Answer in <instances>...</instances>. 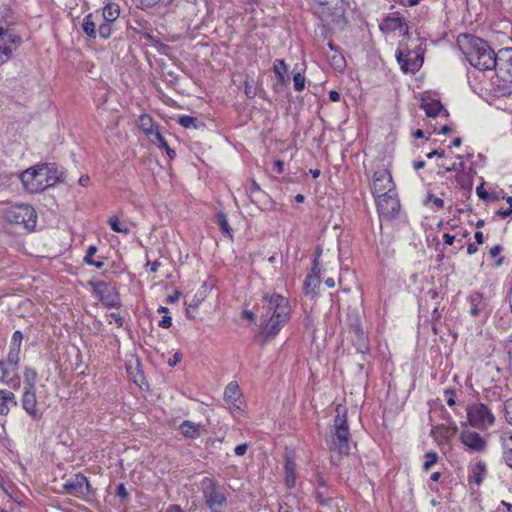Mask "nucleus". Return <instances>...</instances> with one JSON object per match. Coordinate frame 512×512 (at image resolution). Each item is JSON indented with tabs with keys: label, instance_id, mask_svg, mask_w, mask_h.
<instances>
[{
	"label": "nucleus",
	"instance_id": "38",
	"mask_svg": "<svg viewBox=\"0 0 512 512\" xmlns=\"http://www.w3.org/2000/svg\"><path fill=\"white\" fill-rule=\"evenodd\" d=\"M172 1L173 0H138L137 7L145 10L154 7L159 2H161L164 6H168Z\"/></svg>",
	"mask_w": 512,
	"mask_h": 512
},
{
	"label": "nucleus",
	"instance_id": "54",
	"mask_svg": "<svg viewBox=\"0 0 512 512\" xmlns=\"http://www.w3.org/2000/svg\"><path fill=\"white\" fill-rule=\"evenodd\" d=\"M172 325V319L170 316L165 315L159 322V326L162 328H169Z\"/></svg>",
	"mask_w": 512,
	"mask_h": 512
},
{
	"label": "nucleus",
	"instance_id": "13",
	"mask_svg": "<svg viewBox=\"0 0 512 512\" xmlns=\"http://www.w3.org/2000/svg\"><path fill=\"white\" fill-rule=\"evenodd\" d=\"M94 292L99 296L100 301L109 307H116L119 305L118 293L104 281H98L93 284Z\"/></svg>",
	"mask_w": 512,
	"mask_h": 512
},
{
	"label": "nucleus",
	"instance_id": "49",
	"mask_svg": "<svg viewBox=\"0 0 512 512\" xmlns=\"http://www.w3.org/2000/svg\"><path fill=\"white\" fill-rule=\"evenodd\" d=\"M109 323H115L117 326L121 327L123 325V318L120 314L112 312L109 314Z\"/></svg>",
	"mask_w": 512,
	"mask_h": 512
},
{
	"label": "nucleus",
	"instance_id": "28",
	"mask_svg": "<svg viewBox=\"0 0 512 512\" xmlns=\"http://www.w3.org/2000/svg\"><path fill=\"white\" fill-rule=\"evenodd\" d=\"M503 458L505 462L512 468V435H503L501 437Z\"/></svg>",
	"mask_w": 512,
	"mask_h": 512
},
{
	"label": "nucleus",
	"instance_id": "52",
	"mask_svg": "<svg viewBox=\"0 0 512 512\" xmlns=\"http://www.w3.org/2000/svg\"><path fill=\"white\" fill-rule=\"evenodd\" d=\"M248 449V444L243 443L235 447L234 452L237 456H243L246 454Z\"/></svg>",
	"mask_w": 512,
	"mask_h": 512
},
{
	"label": "nucleus",
	"instance_id": "17",
	"mask_svg": "<svg viewBox=\"0 0 512 512\" xmlns=\"http://www.w3.org/2000/svg\"><path fill=\"white\" fill-rule=\"evenodd\" d=\"M461 442L468 447L477 452L484 451L486 447V441L474 431H463L460 436Z\"/></svg>",
	"mask_w": 512,
	"mask_h": 512
},
{
	"label": "nucleus",
	"instance_id": "25",
	"mask_svg": "<svg viewBox=\"0 0 512 512\" xmlns=\"http://www.w3.org/2000/svg\"><path fill=\"white\" fill-rule=\"evenodd\" d=\"M120 15V6L116 3H108L104 6L101 17L103 21L113 23Z\"/></svg>",
	"mask_w": 512,
	"mask_h": 512
},
{
	"label": "nucleus",
	"instance_id": "37",
	"mask_svg": "<svg viewBox=\"0 0 512 512\" xmlns=\"http://www.w3.org/2000/svg\"><path fill=\"white\" fill-rule=\"evenodd\" d=\"M112 34V23L103 21L98 25L97 36L102 39H108Z\"/></svg>",
	"mask_w": 512,
	"mask_h": 512
},
{
	"label": "nucleus",
	"instance_id": "9",
	"mask_svg": "<svg viewBox=\"0 0 512 512\" xmlns=\"http://www.w3.org/2000/svg\"><path fill=\"white\" fill-rule=\"evenodd\" d=\"M20 42L21 38L15 35L11 30L4 29L0 31V65L11 58L13 51Z\"/></svg>",
	"mask_w": 512,
	"mask_h": 512
},
{
	"label": "nucleus",
	"instance_id": "1",
	"mask_svg": "<svg viewBox=\"0 0 512 512\" xmlns=\"http://www.w3.org/2000/svg\"><path fill=\"white\" fill-rule=\"evenodd\" d=\"M263 303L265 312L261 316V334L274 337L289 321L291 306L286 297L277 293L265 294Z\"/></svg>",
	"mask_w": 512,
	"mask_h": 512
},
{
	"label": "nucleus",
	"instance_id": "14",
	"mask_svg": "<svg viewBox=\"0 0 512 512\" xmlns=\"http://www.w3.org/2000/svg\"><path fill=\"white\" fill-rule=\"evenodd\" d=\"M397 60L405 72H415L423 64V58L419 54L410 51L404 52L399 50L397 52Z\"/></svg>",
	"mask_w": 512,
	"mask_h": 512
},
{
	"label": "nucleus",
	"instance_id": "32",
	"mask_svg": "<svg viewBox=\"0 0 512 512\" xmlns=\"http://www.w3.org/2000/svg\"><path fill=\"white\" fill-rule=\"evenodd\" d=\"M23 377L26 385L25 388L35 389L38 377L36 370L31 367H25Z\"/></svg>",
	"mask_w": 512,
	"mask_h": 512
},
{
	"label": "nucleus",
	"instance_id": "50",
	"mask_svg": "<svg viewBox=\"0 0 512 512\" xmlns=\"http://www.w3.org/2000/svg\"><path fill=\"white\" fill-rule=\"evenodd\" d=\"M97 251V248L93 245L89 246L88 250H87V253L84 257V261L87 263V264H90L92 263L93 259V255L96 253Z\"/></svg>",
	"mask_w": 512,
	"mask_h": 512
},
{
	"label": "nucleus",
	"instance_id": "42",
	"mask_svg": "<svg viewBox=\"0 0 512 512\" xmlns=\"http://www.w3.org/2000/svg\"><path fill=\"white\" fill-rule=\"evenodd\" d=\"M196 121V118L188 115L180 116L178 119V123L184 128H196Z\"/></svg>",
	"mask_w": 512,
	"mask_h": 512
},
{
	"label": "nucleus",
	"instance_id": "64",
	"mask_svg": "<svg viewBox=\"0 0 512 512\" xmlns=\"http://www.w3.org/2000/svg\"><path fill=\"white\" fill-rule=\"evenodd\" d=\"M478 251L477 246L474 243H469L467 246V253L469 255L475 254Z\"/></svg>",
	"mask_w": 512,
	"mask_h": 512
},
{
	"label": "nucleus",
	"instance_id": "47",
	"mask_svg": "<svg viewBox=\"0 0 512 512\" xmlns=\"http://www.w3.org/2000/svg\"><path fill=\"white\" fill-rule=\"evenodd\" d=\"M504 412L506 421L512 425V397L505 401Z\"/></svg>",
	"mask_w": 512,
	"mask_h": 512
},
{
	"label": "nucleus",
	"instance_id": "43",
	"mask_svg": "<svg viewBox=\"0 0 512 512\" xmlns=\"http://www.w3.org/2000/svg\"><path fill=\"white\" fill-rule=\"evenodd\" d=\"M304 283H305L306 291H307V293H309L310 292L309 289H311V291H313L317 286H319L320 280L316 276L308 275L306 277Z\"/></svg>",
	"mask_w": 512,
	"mask_h": 512
},
{
	"label": "nucleus",
	"instance_id": "40",
	"mask_svg": "<svg viewBox=\"0 0 512 512\" xmlns=\"http://www.w3.org/2000/svg\"><path fill=\"white\" fill-rule=\"evenodd\" d=\"M438 461V455L435 452H427L425 454V462L423 464L424 471H429L431 467Z\"/></svg>",
	"mask_w": 512,
	"mask_h": 512
},
{
	"label": "nucleus",
	"instance_id": "27",
	"mask_svg": "<svg viewBox=\"0 0 512 512\" xmlns=\"http://www.w3.org/2000/svg\"><path fill=\"white\" fill-rule=\"evenodd\" d=\"M240 397L239 386L236 382H230L224 391V398L228 403L236 405L237 400Z\"/></svg>",
	"mask_w": 512,
	"mask_h": 512
},
{
	"label": "nucleus",
	"instance_id": "12",
	"mask_svg": "<svg viewBox=\"0 0 512 512\" xmlns=\"http://www.w3.org/2000/svg\"><path fill=\"white\" fill-rule=\"evenodd\" d=\"M377 198V208L380 215L386 218L394 217L399 209L400 203L396 197V193H386L384 195L378 196Z\"/></svg>",
	"mask_w": 512,
	"mask_h": 512
},
{
	"label": "nucleus",
	"instance_id": "46",
	"mask_svg": "<svg viewBox=\"0 0 512 512\" xmlns=\"http://www.w3.org/2000/svg\"><path fill=\"white\" fill-rule=\"evenodd\" d=\"M428 202H433V204L436 206L437 209H442L444 207L443 199H441L439 197H435L431 193L427 194L426 199L424 201L425 204H427Z\"/></svg>",
	"mask_w": 512,
	"mask_h": 512
},
{
	"label": "nucleus",
	"instance_id": "45",
	"mask_svg": "<svg viewBox=\"0 0 512 512\" xmlns=\"http://www.w3.org/2000/svg\"><path fill=\"white\" fill-rule=\"evenodd\" d=\"M293 84L296 91H302L305 87V77L301 73L295 74Z\"/></svg>",
	"mask_w": 512,
	"mask_h": 512
},
{
	"label": "nucleus",
	"instance_id": "6",
	"mask_svg": "<svg viewBox=\"0 0 512 512\" xmlns=\"http://www.w3.org/2000/svg\"><path fill=\"white\" fill-rule=\"evenodd\" d=\"M466 411L469 424L477 429H488L494 424L495 417L493 413L483 403L471 404Z\"/></svg>",
	"mask_w": 512,
	"mask_h": 512
},
{
	"label": "nucleus",
	"instance_id": "53",
	"mask_svg": "<svg viewBox=\"0 0 512 512\" xmlns=\"http://www.w3.org/2000/svg\"><path fill=\"white\" fill-rule=\"evenodd\" d=\"M445 394L447 395V399H446L447 405L454 406L455 405L454 391L450 390V389H446Z\"/></svg>",
	"mask_w": 512,
	"mask_h": 512
},
{
	"label": "nucleus",
	"instance_id": "18",
	"mask_svg": "<svg viewBox=\"0 0 512 512\" xmlns=\"http://www.w3.org/2000/svg\"><path fill=\"white\" fill-rule=\"evenodd\" d=\"M382 31L393 32L399 30L406 34L408 32V27L404 20L399 16H389L385 18L380 25Z\"/></svg>",
	"mask_w": 512,
	"mask_h": 512
},
{
	"label": "nucleus",
	"instance_id": "11",
	"mask_svg": "<svg viewBox=\"0 0 512 512\" xmlns=\"http://www.w3.org/2000/svg\"><path fill=\"white\" fill-rule=\"evenodd\" d=\"M66 492L75 497H83L90 493V484L83 474H75L71 476L63 484Z\"/></svg>",
	"mask_w": 512,
	"mask_h": 512
},
{
	"label": "nucleus",
	"instance_id": "23",
	"mask_svg": "<svg viewBox=\"0 0 512 512\" xmlns=\"http://www.w3.org/2000/svg\"><path fill=\"white\" fill-rule=\"evenodd\" d=\"M97 16H94L92 13L85 16L82 22V29L84 33L90 38L95 39L97 37L98 31V21L95 19Z\"/></svg>",
	"mask_w": 512,
	"mask_h": 512
},
{
	"label": "nucleus",
	"instance_id": "4",
	"mask_svg": "<svg viewBox=\"0 0 512 512\" xmlns=\"http://www.w3.org/2000/svg\"><path fill=\"white\" fill-rule=\"evenodd\" d=\"M467 47L464 49L469 63L479 70H492L497 65L498 53L492 50L488 43L478 37L465 36Z\"/></svg>",
	"mask_w": 512,
	"mask_h": 512
},
{
	"label": "nucleus",
	"instance_id": "26",
	"mask_svg": "<svg viewBox=\"0 0 512 512\" xmlns=\"http://www.w3.org/2000/svg\"><path fill=\"white\" fill-rule=\"evenodd\" d=\"M328 47H329L330 51L332 52V55L327 54V57H328L331 65L333 66V68L335 70L342 71L346 66V61H345L344 57L340 53H337L334 50V45L331 42L328 43Z\"/></svg>",
	"mask_w": 512,
	"mask_h": 512
},
{
	"label": "nucleus",
	"instance_id": "62",
	"mask_svg": "<svg viewBox=\"0 0 512 512\" xmlns=\"http://www.w3.org/2000/svg\"><path fill=\"white\" fill-rule=\"evenodd\" d=\"M444 155H445L444 150H434V151H432V152L428 153V154H427V157H428V158H432V157H434V156L444 157Z\"/></svg>",
	"mask_w": 512,
	"mask_h": 512
},
{
	"label": "nucleus",
	"instance_id": "48",
	"mask_svg": "<svg viewBox=\"0 0 512 512\" xmlns=\"http://www.w3.org/2000/svg\"><path fill=\"white\" fill-rule=\"evenodd\" d=\"M116 494L117 496L123 501V502H126L128 501V498H129V494L126 490V487L123 483H120L117 485V491H116Z\"/></svg>",
	"mask_w": 512,
	"mask_h": 512
},
{
	"label": "nucleus",
	"instance_id": "3",
	"mask_svg": "<svg viewBox=\"0 0 512 512\" xmlns=\"http://www.w3.org/2000/svg\"><path fill=\"white\" fill-rule=\"evenodd\" d=\"M20 180L28 192L39 193L63 181V172L54 165H37L22 172Z\"/></svg>",
	"mask_w": 512,
	"mask_h": 512
},
{
	"label": "nucleus",
	"instance_id": "34",
	"mask_svg": "<svg viewBox=\"0 0 512 512\" xmlns=\"http://www.w3.org/2000/svg\"><path fill=\"white\" fill-rule=\"evenodd\" d=\"M150 142L156 146H158L159 148H163L166 150L168 156L170 158H173L175 156V152L174 150H172L166 140L163 138V136L161 135L160 131L150 140Z\"/></svg>",
	"mask_w": 512,
	"mask_h": 512
},
{
	"label": "nucleus",
	"instance_id": "57",
	"mask_svg": "<svg viewBox=\"0 0 512 512\" xmlns=\"http://www.w3.org/2000/svg\"><path fill=\"white\" fill-rule=\"evenodd\" d=\"M502 250V247L500 245H495L489 250V254L492 258L497 257Z\"/></svg>",
	"mask_w": 512,
	"mask_h": 512
},
{
	"label": "nucleus",
	"instance_id": "20",
	"mask_svg": "<svg viewBox=\"0 0 512 512\" xmlns=\"http://www.w3.org/2000/svg\"><path fill=\"white\" fill-rule=\"evenodd\" d=\"M10 406H17V401L14 393L8 390H0V414L7 415L10 411Z\"/></svg>",
	"mask_w": 512,
	"mask_h": 512
},
{
	"label": "nucleus",
	"instance_id": "58",
	"mask_svg": "<svg viewBox=\"0 0 512 512\" xmlns=\"http://www.w3.org/2000/svg\"><path fill=\"white\" fill-rule=\"evenodd\" d=\"M5 383L15 389L19 388L20 386V380L19 378H11V379H8L7 381H5Z\"/></svg>",
	"mask_w": 512,
	"mask_h": 512
},
{
	"label": "nucleus",
	"instance_id": "10",
	"mask_svg": "<svg viewBox=\"0 0 512 512\" xmlns=\"http://www.w3.org/2000/svg\"><path fill=\"white\" fill-rule=\"evenodd\" d=\"M372 191L375 197L394 192V182L387 170L382 169L374 173Z\"/></svg>",
	"mask_w": 512,
	"mask_h": 512
},
{
	"label": "nucleus",
	"instance_id": "15",
	"mask_svg": "<svg viewBox=\"0 0 512 512\" xmlns=\"http://www.w3.org/2000/svg\"><path fill=\"white\" fill-rule=\"evenodd\" d=\"M468 301L470 303L469 313L471 316L474 318L483 316L484 319H487L489 314L488 304L480 292H473L469 296Z\"/></svg>",
	"mask_w": 512,
	"mask_h": 512
},
{
	"label": "nucleus",
	"instance_id": "56",
	"mask_svg": "<svg viewBox=\"0 0 512 512\" xmlns=\"http://www.w3.org/2000/svg\"><path fill=\"white\" fill-rule=\"evenodd\" d=\"M512 214V209L511 208H507V209H499L497 212H496V215H498L499 217L501 218H506L508 216H510Z\"/></svg>",
	"mask_w": 512,
	"mask_h": 512
},
{
	"label": "nucleus",
	"instance_id": "21",
	"mask_svg": "<svg viewBox=\"0 0 512 512\" xmlns=\"http://www.w3.org/2000/svg\"><path fill=\"white\" fill-rule=\"evenodd\" d=\"M455 432H456L455 426L444 425V424L438 425V426H433L431 429V434L436 440H438V439L449 440L450 438H452L454 436Z\"/></svg>",
	"mask_w": 512,
	"mask_h": 512
},
{
	"label": "nucleus",
	"instance_id": "39",
	"mask_svg": "<svg viewBox=\"0 0 512 512\" xmlns=\"http://www.w3.org/2000/svg\"><path fill=\"white\" fill-rule=\"evenodd\" d=\"M244 93L245 95L252 99L256 96L257 94V87L253 81V79H246L245 80V84H244Z\"/></svg>",
	"mask_w": 512,
	"mask_h": 512
},
{
	"label": "nucleus",
	"instance_id": "5",
	"mask_svg": "<svg viewBox=\"0 0 512 512\" xmlns=\"http://www.w3.org/2000/svg\"><path fill=\"white\" fill-rule=\"evenodd\" d=\"M4 217L9 223L22 225L28 230H33L37 222V214L34 208L28 204H15L8 207Z\"/></svg>",
	"mask_w": 512,
	"mask_h": 512
},
{
	"label": "nucleus",
	"instance_id": "60",
	"mask_svg": "<svg viewBox=\"0 0 512 512\" xmlns=\"http://www.w3.org/2000/svg\"><path fill=\"white\" fill-rule=\"evenodd\" d=\"M443 238H444V243H445L446 245H452V244H453V242H454L455 236H454V235H451V234L446 233V234H444V235H443Z\"/></svg>",
	"mask_w": 512,
	"mask_h": 512
},
{
	"label": "nucleus",
	"instance_id": "36",
	"mask_svg": "<svg viewBox=\"0 0 512 512\" xmlns=\"http://www.w3.org/2000/svg\"><path fill=\"white\" fill-rule=\"evenodd\" d=\"M206 297V294H205V290L203 291H199L195 294V296L193 297V299L190 301V303L188 304V307L186 309V314L188 317H193L190 315V309L193 308H197L200 303L204 300V298Z\"/></svg>",
	"mask_w": 512,
	"mask_h": 512
},
{
	"label": "nucleus",
	"instance_id": "19",
	"mask_svg": "<svg viewBox=\"0 0 512 512\" xmlns=\"http://www.w3.org/2000/svg\"><path fill=\"white\" fill-rule=\"evenodd\" d=\"M139 127L149 141L159 132V126L153 121L152 117L147 114L139 117Z\"/></svg>",
	"mask_w": 512,
	"mask_h": 512
},
{
	"label": "nucleus",
	"instance_id": "16",
	"mask_svg": "<svg viewBox=\"0 0 512 512\" xmlns=\"http://www.w3.org/2000/svg\"><path fill=\"white\" fill-rule=\"evenodd\" d=\"M23 409L35 420L42 416V412L38 409V402L35 389L25 388L22 397Z\"/></svg>",
	"mask_w": 512,
	"mask_h": 512
},
{
	"label": "nucleus",
	"instance_id": "33",
	"mask_svg": "<svg viewBox=\"0 0 512 512\" xmlns=\"http://www.w3.org/2000/svg\"><path fill=\"white\" fill-rule=\"evenodd\" d=\"M108 224L114 232L123 233L125 235L130 233L127 224L121 222L117 216H112L108 219Z\"/></svg>",
	"mask_w": 512,
	"mask_h": 512
},
{
	"label": "nucleus",
	"instance_id": "30",
	"mask_svg": "<svg viewBox=\"0 0 512 512\" xmlns=\"http://www.w3.org/2000/svg\"><path fill=\"white\" fill-rule=\"evenodd\" d=\"M486 474V466L485 464L479 462L474 465L472 472L469 476L470 481L481 484Z\"/></svg>",
	"mask_w": 512,
	"mask_h": 512
},
{
	"label": "nucleus",
	"instance_id": "55",
	"mask_svg": "<svg viewBox=\"0 0 512 512\" xmlns=\"http://www.w3.org/2000/svg\"><path fill=\"white\" fill-rule=\"evenodd\" d=\"M476 193L478 197L482 200H486L488 198V192L484 190L482 186L476 188Z\"/></svg>",
	"mask_w": 512,
	"mask_h": 512
},
{
	"label": "nucleus",
	"instance_id": "8",
	"mask_svg": "<svg viewBox=\"0 0 512 512\" xmlns=\"http://www.w3.org/2000/svg\"><path fill=\"white\" fill-rule=\"evenodd\" d=\"M497 77L504 83H512V48L498 51L497 65L494 67Z\"/></svg>",
	"mask_w": 512,
	"mask_h": 512
},
{
	"label": "nucleus",
	"instance_id": "44",
	"mask_svg": "<svg viewBox=\"0 0 512 512\" xmlns=\"http://www.w3.org/2000/svg\"><path fill=\"white\" fill-rule=\"evenodd\" d=\"M20 352L21 351L19 350H14L10 348L6 362L10 365L17 366L20 361Z\"/></svg>",
	"mask_w": 512,
	"mask_h": 512
},
{
	"label": "nucleus",
	"instance_id": "51",
	"mask_svg": "<svg viewBox=\"0 0 512 512\" xmlns=\"http://www.w3.org/2000/svg\"><path fill=\"white\" fill-rule=\"evenodd\" d=\"M182 360V354L179 352H176L172 358L168 360V365L170 367L176 366L180 361Z\"/></svg>",
	"mask_w": 512,
	"mask_h": 512
},
{
	"label": "nucleus",
	"instance_id": "63",
	"mask_svg": "<svg viewBox=\"0 0 512 512\" xmlns=\"http://www.w3.org/2000/svg\"><path fill=\"white\" fill-rule=\"evenodd\" d=\"M329 99L333 102H337L340 99V94L337 91H330L329 92Z\"/></svg>",
	"mask_w": 512,
	"mask_h": 512
},
{
	"label": "nucleus",
	"instance_id": "2",
	"mask_svg": "<svg viewBox=\"0 0 512 512\" xmlns=\"http://www.w3.org/2000/svg\"><path fill=\"white\" fill-rule=\"evenodd\" d=\"M336 417L331 427L330 434L326 440L331 458L334 462L342 456L348 455L352 446L350 430L346 418L345 408L341 405L336 407Z\"/></svg>",
	"mask_w": 512,
	"mask_h": 512
},
{
	"label": "nucleus",
	"instance_id": "22",
	"mask_svg": "<svg viewBox=\"0 0 512 512\" xmlns=\"http://www.w3.org/2000/svg\"><path fill=\"white\" fill-rule=\"evenodd\" d=\"M179 429H180L182 435L186 438L195 439V438H198L201 434V432H200L201 425L196 424L189 420L183 421L180 424Z\"/></svg>",
	"mask_w": 512,
	"mask_h": 512
},
{
	"label": "nucleus",
	"instance_id": "35",
	"mask_svg": "<svg viewBox=\"0 0 512 512\" xmlns=\"http://www.w3.org/2000/svg\"><path fill=\"white\" fill-rule=\"evenodd\" d=\"M216 222L224 234H226L229 237L232 236V229L228 224L225 213H223L222 211L218 212L216 214Z\"/></svg>",
	"mask_w": 512,
	"mask_h": 512
},
{
	"label": "nucleus",
	"instance_id": "59",
	"mask_svg": "<svg viewBox=\"0 0 512 512\" xmlns=\"http://www.w3.org/2000/svg\"><path fill=\"white\" fill-rule=\"evenodd\" d=\"M319 504L323 507H330L333 503L332 499H323L321 496H318Z\"/></svg>",
	"mask_w": 512,
	"mask_h": 512
},
{
	"label": "nucleus",
	"instance_id": "31",
	"mask_svg": "<svg viewBox=\"0 0 512 512\" xmlns=\"http://www.w3.org/2000/svg\"><path fill=\"white\" fill-rule=\"evenodd\" d=\"M273 70L281 83L285 84L288 81V79L285 76V74L288 71V67L284 60L276 59L274 61Z\"/></svg>",
	"mask_w": 512,
	"mask_h": 512
},
{
	"label": "nucleus",
	"instance_id": "61",
	"mask_svg": "<svg viewBox=\"0 0 512 512\" xmlns=\"http://www.w3.org/2000/svg\"><path fill=\"white\" fill-rule=\"evenodd\" d=\"M180 296H181V292L175 291V293L173 295L168 296L167 301L169 303H174L180 298Z\"/></svg>",
	"mask_w": 512,
	"mask_h": 512
},
{
	"label": "nucleus",
	"instance_id": "41",
	"mask_svg": "<svg viewBox=\"0 0 512 512\" xmlns=\"http://www.w3.org/2000/svg\"><path fill=\"white\" fill-rule=\"evenodd\" d=\"M23 340V334L21 331L17 330L13 333L10 343V348L14 350L21 351V344Z\"/></svg>",
	"mask_w": 512,
	"mask_h": 512
},
{
	"label": "nucleus",
	"instance_id": "7",
	"mask_svg": "<svg viewBox=\"0 0 512 512\" xmlns=\"http://www.w3.org/2000/svg\"><path fill=\"white\" fill-rule=\"evenodd\" d=\"M203 497L206 505L212 512H221L227 505V498L224 492L209 478L203 480Z\"/></svg>",
	"mask_w": 512,
	"mask_h": 512
},
{
	"label": "nucleus",
	"instance_id": "24",
	"mask_svg": "<svg viewBox=\"0 0 512 512\" xmlns=\"http://www.w3.org/2000/svg\"><path fill=\"white\" fill-rule=\"evenodd\" d=\"M421 108L428 117H436L443 110L442 104L438 100L433 99H423Z\"/></svg>",
	"mask_w": 512,
	"mask_h": 512
},
{
	"label": "nucleus",
	"instance_id": "29",
	"mask_svg": "<svg viewBox=\"0 0 512 512\" xmlns=\"http://www.w3.org/2000/svg\"><path fill=\"white\" fill-rule=\"evenodd\" d=\"M295 462L289 458L286 459L284 470H285V481L289 488L295 485Z\"/></svg>",
	"mask_w": 512,
	"mask_h": 512
}]
</instances>
